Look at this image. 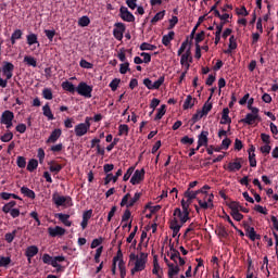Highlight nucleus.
<instances>
[{
	"instance_id": "1",
	"label": "nucleus",
	"mask_w": 278,
	"mask_h": 278,
	"mask_svg": "<svg viewBox=\"0 0 278 278\" xmlns=\"http://www.w3.org/2000/svg\"><path fill=\"white\" fill-rule=\"evenodd\" d=\"M12 76H14V64L3 62L0 68V88H7V81L12 79Z\"/></svg>"
},
{
	"instance_id": "2",
	"label": "nucleus",
	"mask_w": 278,
	"mask_h": 278,
	"mask_svg": "<svg viewBox=\"0 0 278 278\" xmlns=\"http://www.w3.org/2000/svg\"><path fill=\"white\" fill-rule=\"evenodd\" d=\"M141 197H142V193H140V192L132 195V198H130V193H126V195H124L122 198V201L119 202V206H122V207L126 206V208L134 207V205H136V203H138V201H140ZM128 199H130V200H128Z\"/></svg>"
},
{
	"instance_id": "3",
	"label": "nucleus",
	"mask_w": 278,
	"mask_h": 278,
	"mask_svg": "<svg viewBox=\"0 0 278 278\" xmlns=\"http://www.w3.org/2000/svg\"><path fill=\"white\" fill-rule=\"evenodd\" d=\"M90 130V117H86L84 123H79L75 126V136L81 138Z\"/></svg>"
},
{
	"instance_id": "4",
	"label": "nucleus",
	"mask_w": 278,
	"mask_h": 278,
	"mask_svg": "<svg viewBox=\"0 0 278 278\" xmlns=\"http://www.w3.org/2000/svg\"><path fill=\"white\" fill-rule=\"evenodd\" d=\"M52 203H54V205H56V207H61V206H73V199H71L70 197H63V195H59L58 193L52 194Z\"/></svg>"
},
{
	"instance_id": "5",
	"label": "nucleus",
	"mask_w": 278,
	"mask_h": 278,
	"mask_svg": "<svg viewBox=\"0 0 278 278\" xmlns=\"http://www.w3.org/2000/svg\"><path fill=\"white\" fill-rule=\"evenodd\" d=\"M167 256H169V260L174 262V264H178L179 266L185 265V260L180 257V252L174 249V244H169V252H167Z\"/></svg>"
},
{
	"instance_id": "6",
	"label": "nucleus",
	"mask_w": 278,
	"mask_h": 278,
	"mask_svg": "<svg viewBox=\"0 0 278 278\" xmlns=\"http://www.w3.org/2000/svg\"><path fill=\"white\" fill-rule=\"evenodd\" d=\"M75 92H77V94L86 98V99H90L92 98V87L88 86L86 83L81 81L79 83V85L77 86V89H75Z\"/></svg>"
},
{
	"instance_id": "7",
	"label": "nucleus",
	"mask_w": 278,
	"mask_h": 278,
	"mask_svg": "<svg viewBox=\"0 0 278 278\" xmlns=\"http://www.w3.org/2000/svg\"><path fill=\"white\" fill-rule=\"evenodd\" d=\"M12 121H14V112L5 110L0 115V124L4 125L7 129L12 128Z\"/></svg>"
},
{
	"instance_id": "8",
	"label": "nucleus",
	"mask_w": 278,
	"mask_h": 278,
	"mask_svg": "<svg viewBox=\"0 0 278 278\" xmlns=\"http://www.w3.org/2000/svg\"><path fill=\"white\" fill-rule=\"evenodd\" d=\"M142 84H143L144 87H147V89H149V90H157V89H160V87L162 86V84H164V76H160V78H157V80H155V81H151V79L144 78V80L142 81Z\"/></svg>"
},
{
	"instance_id": "9",
	"label": "nucleus",
	"mask_w": 278,
	"mask_h": 278,
	"mask_svg": "<svg viewBox=\"0 0 278 278\" xmlns=\"http://www.w3.org/2000/svg\"><path fill=\"white\" fill-rule=\"evenodd\" d=\"M119 18L126 23H134L136 22V16L128 11L126 7L119 8Z\"/></svg>"
},
{
	"instance_id": "10",
	"label": "nucleus",
	"mask_w": 278,
	"mask_h": 278,
	"mask_svg": "<svg viewBox=\"0 0 278 278\" xmlns=\"http://www.w3.org/2000/svg\"><path fill=\"white\" fill-rule=\"evenodd\" d=\"M128 179H130V185L132 186L140 185L144 180V168L136 170Z\"/></svg>"
},
{
	"instance_id": "11",
	"label": "nucleus",
	"mask_w": 278,
	"mask_h": 278,
	"mask_svg": "<svg viewBox=\"0 0 278 278\" xmlns=\"http://www.w3.org/2000/svg\"><path fill=\"white\" fill-rule=\"evenodd\" d=\"M126 30V26L124 23H115V28L113 29V37L117 41H122V37L124 35V31Z\"/></svg>"
},
{
	"instance_id": "12",
	"label": "nucleus",
	"mask_w": 278,
	"mask_h": 278,
	"mask_svg": "<svg viewBox=\"0 0 278 278\" xmlns=\"http://www.w3.org/2000/svg\"><path fill=\"white\" fill-rule=\"evenodd\" d=\"M174 216H178L180 219L179 226H182L189 220V210L180 211V208H175L174 210Z\"/></svg>"
},
{
	"instance_id": "13",
	"label": "nucleus",
	"mask_w": 278,
	"mask_h": 278,
	"mask_svg": "<svg viewBox=\"0 0 278 278\" xmlns=\"http://www.w3.org/2000/svg\"><path fill=\"white\" fill-rule=\"evenodd\" d=\"M48 235L51 238H61L65 235V229L61 226L50 227L48 228Z\"/></svg>"
},
{
	"instance_id": "14",
	"label": "nucleus",
	"mask_w": 278,
	"mask_h": 278,
	"mask_svg": "<svg viewBox=\"0 0 278 278\" xmlns=\"http://www.w3.org/2000/svg\"><path fill=\"white\" fill-rule=\"evenodd\" d=\"M125 3H126V7H128L127 10H128V9H130V10H137V11H136V14H138V15H144V8L139 7V5L137 4V3H138V0H126Z\"/></svg>"
},
{
	"instance_id": "15",
	"label": "nucleus",
	"mask_w": 278,
	"mask_h": 278,
	"mask_svg": "<svg viewBox=\"0 0 278 278\" xmlns=\"http://www.w3.org/2000/svg\"><path fill=\"white\" fill-rule=\"evenodd\" d=\"M242 162H243V159L237 157V159H235V162L228 163V166H226L224 168L228 169V172H230V173L239 172L241 169Z\"/></svg>"
},
{
	"instance_id": "16",
	"label": "nucleus",
	"mask_w": 278,
	"mask_h": 278,
	"mask_svg": "<svg viewBox=\"0 0 278 278\" xmlns=\"http://www.w3.org/2000/svg\"><path fill=\"white\" fill-rule=\"evenodd\" d=\"M244 229H245V237H248L250 241H256L262 239V237L257 232H255V228L250 226H244Z\"/></svg>"
},
{
	"instance_id": "17",
	"label": "nucleus",
	"mask_w": 278,
	"mask_h": 278,
	"mask_svg": "<svg viewBox=\"0 0 278 278\" xmlns=\"http://www.w3.org/2000/svg\"><path fill=\"white\" fill-rule=\"evenodd\" d=\"M199 194H205V197L207 195V192L203 191V190H195V191H192V190H189L187 189L184 193V197L189 199V200H197L199 201L200 199L197 198L199 197Z\"/></svg>"
},
{
	"instance_id": "18",
	"label": "nucleus",
	"mask_w": 278,
	"mask_h": 278,
	"mask_svg": "<svg viewBox=\"0 0 278 278\" xmlns=\"http://www.w3.org/2000/svg\"><path fill=\"white\" fill-rule=\"evenodd\" d=\"M147 268V261H136L135 266H132V269H130V275H136L138 273H141Z\"/></svg>"
},
{
	"instance_id": "19",
	"label": "nucleus",
	"mask_w": 278,
	"mask_h": 278,
	"mask_svg": "<svg viewBox=\"0 0 278 278\" xmlns=\"http://www.w3.org/2000/svg\"><path fill=\"white\" fill-rule=\"evenodd\" d=\"M255 147L250 146V149L248 150V162L250 163V167L255 168L257 167V160H255Z\"/></svg>"
},
{
	"instance_id": "20",
	"label": "nucleus",
	"mask_w": 278,
	"mask_h": 278,
	"mask_svg": "<svg viewBox=\"0 0 278 278\" xmlns=\"http://www.w3.org/2000/svg\"><path fill=\"white\" fill-rule=\"evenodd\" d=\"M54 217L56 219H59V222H61V224H63V226L65 227H72L73 226V222H70V215L67 214H63V213H56L54 215Z\"/></svg>"
},
{
	"instance_id": "21",
	"label": "nucleus",
	"mask_w": 278,
	"mask_h": 278,
	"mask_svg": "<svg viewBox=\"0 0 278 278\" xmlns=\"http://www.w3.org/2000/svg\"><path fill=\"white\" fill-rule=\"evenodd\" d=\"M38 254V248L36 245H29L25 249V257L27 262L31 263V258Z\"/></svg>"
},
{
	"instance_id": "22",
	"label": "nucleus",
	"mask_w": 278,
	"mask_h": 278,
	"mask_svg": "<svg viewBox=\"0 0 278 278\" xmlns=\"http://www.w3.org/2000/svg\"><path fill=\"white\" fill-rule=\"evenodd\" d=\"M59 138H61V129L56 128L54 130H52V132L50 134V137H48V140H46L47 144H54Z\"/></svg>"
},
{
	"instance_id": "23",
	"label": "nucleus",
	"mask_w": 278,
	"mask_h": 278,
	"mask_svg": "<svg viewBox=\"0 0 278 278\" xmlns=\"http://www.w3.org/2000/svg\"><path fill=\"white\" fill-rule=\"evenodd\" d=\"M180 228H182V225L178 224V219L176 218L172 219V222L169 223V229H172L173 231L172 238H176V236H178Z\"/></svg>"
},
{
	"instance_id": "24",
	"label": "nucleus",
	"mask_w": 278,
	"mask_h": 278,
	"mask_svg": "<svg viewBox=\"0 0 278 278\" xmlns=\"http://www.w3.org/2000/svg\"><path fill=\"white\" fill-rule=\"evenodd\" d=\"M191 52L189 49H187V51L184 54H180L178 56H180V65L185 66V70H189V63H187L188 61L191 62Z\"/></svg>"
},
{
	"instance_id": "25",
	"label": "nucleus",
	"mask_w": 278,
	"mask_h": 278,
	"mask_svg": "<svg viewBox=\"0 0 278 278\" xmlns=\"http://www.w3.org/2000/svg\"><path fill=\"white\" fill-rule=\"evenodd\" d=\"M92 217V210L85 211L81 219V230H86L88 227V220Z\"/></svg>"
},
{
	"instance_id": "26",
	"label": "nucleus",
	"mask_w": 278,
	"mask_h": 278,
	"mask_svg": "<svg viewBox=\"0 0 278 278\" xmlns=\"http://www.w3.org/2000/svg\"><path fill=\"white\" fill-rule=\"evenodd\" d=\"M230 110L228 108L224 109V114L220 115V125H230L232 119L229 116Z\"/></svg>"
},
{
	"instance_id": "27",
	"label": "nucleus",
	"mask_w": 278,
	"mask_h": 278,
	"mask_svg": "<svg viewBox=\"0 0 278 278\" xmlns=\"http://www.w3.org/2000/svg\"><path fill=\"white\" fill-rule=\"evenodd\" d=\"M194 103H197V99L191 96H187L185 102L182 103V110L187 111L191 108H194Z\"/></svg>"
},
{
	"instance_id": "28",
	"label": "nucleus",
	"mask_w": 278,
	"mask_h": 278,
	"mask_svg": "<svg viewBox=\"0 0 278 278\" xmlns=\"http://www.w3.org/2000/svg\"><path fill=\"white\" fill-rule=\"evenodd\" d=\"M128 260L130 262H139V261L147 262V254L144 252H140V255L130 253L128 255Z\"/></svg>"
},
{
	"instance_id": "29",
	"label": "nucleus",
	"mask_w": 278,
	"mask_h": 278,
	"mask_svg": "<svg viewBox=\"0 0 278 278\" xmlns=\"http://www.w3.org/2000/svg\"><path fill=\"white\" fill-rule=\"evenodd\" d=\"M23 38V30L16 29L14 33H11V38H9V41H11V45H16V40H21Z\"/></svg>"
},
{
	"instance_id": "30",
	"label": "nucleus",
	"mask_w": 278,
	"mask_h": 278,
	"mask_svg": "<svg viewBox=\"0 0 278 278\" xmlns=\"http://www.w3.org/2000/svg\"><path fill=\"white\" fill-rule=\"evenodd\" d=\"M116 269H119V278L126 277V266L122 257H119V260L116 263Z\"/></svg>"
},
{
	"instance_id": "31",
	"label": "nucleus",
	"mask_w": 278,
	"mask_h": 278,
	"mask_svg": "<svg viewBox=\"0 0 278 278\" xmlns=\"http://www.w3.org/2000/svg\"><path fill=\"white\" fill-rule=\"evenodd\" d=\"M167 267L169 268L167 271L168 278H174L180 273V267H178V265L169 264Z\"/></svg>"
},
{
	"instance_id": "32",
	"label": "nucleus",
	"mask_w": 278,
	"mask_h": 278,
	"mask_svg": "<svg viewBox=\"0 0 278 278\" xmlns=\"http://www.w3.org/2000/svg\"><path fill=\"white\" fill-rule=\"evenodd\" d=\"M61 88H63V90L72 93V94H75V90H77V87H75V85L70 81H63L61 84Z\"/></svg>"
},
{
	"instance_id": "33",
	"label": "nucleus",
	"mask_w": 278,
	"mask_h": 278,
	"mask_svg": "<svg viewBox=\"0 0 278 278\" xmlns=\"http://www.w3.org/2000/svg\"><path fill=\"white\" fill-rule=\"evenodd\" d=\"M258 115H253L248 113V115H245V118L241 119V123L251 126L252 124H255V121H257Z\"/></svg>"
},
{
	"instance_id": "34",
	"label": "nucleus",
	"mask_w": 278,
	"mask_h": 278,
	"mask_svg": "<svg viewBox=\"0 0 278 278\" xmlns=\"http://www.w3.org/2000/svg\"><path fill=\"white\" fill-rule=\"evenodd\" d=\"M21 194L25 195V198L29 200L36 199V193L27 187H21Z\"/></svg>"
},
{
	"instance_id": "35",
	"label": "nucleus",
	"mask_w": 278,
	"mask_h": 278,
	"mask_svg": "<svg viewBox=\"0 0 278 278\" xmlns=\"http://www.w3.org/2000/svg\"><path fill=\"white\" fill-rule=\"evenodd\" d=\"M65 262V256L63 255H59V256H54V261L50 262V263H43L46 265H50L54 268H59L61 267V265L59 263Z\"/></svg>"
},
{
	"instance_id": "36",
	"label": "nucleus",
	"mask_w": 278,
	"mask_h": 278,
	"mask_svg": "<svg viewBox=\"0 0 278 278\" xmlns=\"http://www.w3.org/2000/svg\"><path fill=\"white\" fill-rule=\"evenodd\" d=\"M26 40H27V46H29V47L38 45V36L34 33H29L26 36Z\"/></svg>"
},
{
	"instance_id": "37",
	"label": "nucleus",
	"mask_w": 278,
	"mask_h": 278,
	"mask_svg": "<svg viewBox=\"0 0 278 278\" xmlns=\"http://www.w3.org/2000/svg\"><path fill=\"white\" fill-rule=\"evenodd\" d=\"M167 105L166 104H163V105H160V109H157V113H155V117L153 118V121H160L162 119V117L164 116V114L167 113Z\"/></svg>"
},
{
	"instance_id": "38",
	"label": "nucleus",
	"mask_w": 278,
	"mask_h": 278,
	"mask_svg": "<svg viewBox=\"0 0 278 278\" xmlns=\"http://www.w3.org/2000/svg\"><path fill=\"white\" fill-rule=\"evenodd\" d=\"M210 134L207 131H201V135H199V148L201 147H207V136Z\"/></svg>"
},
{
	"instance_id": "39",
	"label": "nucleus",
	"mask_w": 278,
	"mask_h": 278,
	"mask_svg": "<svg viewBox=\"0 0 278 278\" xmlns=\"http://www.w3.org/2000/svg\"><path fill=\"white\" fill-rule=\"evenodd\" d=\"M136 233H138V226L132 227V231H130L128 238H126V243H132V245H136L137 241L134 240V238H136Z\"/></svg>"
},
{
	"instance_id": "40",
	"label": "nucleus",
	"mask_w": 278,
	"mask_h": 278,
	"mask_svg": "<svg viewBox=\"0 0 278 278\" xmlns=\"http://www.w3.org/2000/svg\"><path fill=\"white\" fill-rule=\"evenodd\" d=\"M38 163L42 164V162H39L37 160H29V162L25 165V167H27V172L33 173L34 170H36V168L38 167Z\"/></svg>"
},
{
	"instance_id": "41",
	"label": "nucleus",
	"mask_w": 278,
	"mask_h": 278,
	"mask_svg": "<svg viewBox=\"0 0 278 278\" xmlns=\"http://www.w3.org/2000/svg\"><path fill=\"white\" fill-rule=\"evenodd\" d=\"M16 233H18V229L4 233V241H7V243L14 242V238H16Z\"/></svg>"
},
{
	"instance_id": "42",
	"label": "nucleus",
	"mask_w": 278,
	"mask_h": 278,
	"mask_svg": "<svg viewBox=\"0 0 278 278\" xmlns=\"http://www.w3.org/2000/svg\"><path fill=\"white\" fill-rule=\"evenodd\" d=\"M174 31H169L167 35L163 36V46L169 47V43L174 40Z\"/></svg>"
},
{
	"instance_id": "43",
	"label": "nucleus",
	"mask_w": 278,
	"mask_h": 278,
	"mask_svg": "<svg viewBox=\"0 0 278 278\" xmlns=\"http://www.w3.org/2000/svg\"><path fill=\"white\" fill-rule=\"evenodd\" d=\"M43 116L48 117V121H54V115L52 110H50V104L43 105Z\"/></svg>"
},
{
	"instance_id": "44",
	"label": "nucleus",
	"mask_w": 278,
	"mask_h": 278,
	"mask_svg": "<svg viewBox=\"0 0 278 278\" xmlns=\"http://www.w3.org/2000/svg\"><path fill=\"white\" fill-rule=\"evenodd\" d=\"M16 206V201H9V203L2 206V213L7 214L9 211H13Z\"/></svg>"
},
{
	"instance_id": "45",
	"label": "nucleus",
	"mask_w": 278,
	"mask_h": 278,
	"mask_svg": "<svg viewBox=\"0 0 278 278\" xmlns=\"http://www.w3.org/2000/svg\"><path fill=\"white\" fill-rule=\"evenodd\" d=\"M198 202H199V205H197V206H199V207H201L203 210H212V208H214V204L212 202H205V201H203L201 199H199Z\"/></svg>"
},
{
	"instance_id": "46",
	"label": "nucleus",
	"mask_w": 278,
	"mask_h": 278,
	"mask_svg": "<svg viewBox=\"0 0 278 278\" xmlns=\"http://www.w3.org/2000/svg\"><path fill=\"white\" fill-rule=\"evenodd\" d=\"M136 167L130 166L128 167V169H126V174H124V177L122 178L123 181H128V179L134 176V174L136 173Z\"/></svg>"
},
{
	"instance_id": "47",
	"label": "nucleus",
	"mask_w": 278,
	"mask_h": 278,
	"mask_svg": "<svg viewBox=\"0 0 278 278\" xmlns=\"http://www.w3.org/2000/svg\"><path fill=\"white\" fill-rule=\"evenodd\" d=\"M63 169V165L51 162L50 163V173L59 174Z\"/></svg>"
},
{
	"instance_id": "48",
	"label": "nucleus",
	"mask_w": 278,
	"mask_h": 278,
	"mask_svg": "<svg viewBox=\"0 0 278 278\" xmlns=\"http://www.w3.org/2000/svg\"><path fill=\"white\" fill-rule=\"evenodd\" d=\"M228 208H230V213H236L238 210L243 208V206L239 202L232 201L228 203Z\"/></svg>"
},
{
	"instance_id": "49",
	"label": "nucleus",
	"mask_w": 278,
	"mask_h": 278,
	"mask_svg": "<svg viewBox=\"0 0 278 278\" xmlns=\"http://www.w3.org/2000/svg\"><path fill=\"white\" fill-rule=\"evenodd\" d=\"M159 271H160V265L157 264V258L153 257V269L151 270V273L155 275V277L162 278Z\"/></svg>"
},
{
	"instance_id": "50",
	"label": "nucleus",
	"mask_w": 278,
	"mask_h": 278,
	"mask_svg": "<svg viewBox=\"0 0 278 278\" xmlns=\"http://www.w3.org/2000/svg\"><path fill=\"white\" fill-rule=\"evenodd\" d=\"M119 258H122V251H117V256H114L113 257V265H112V268H111V273L113 274V275H115V273H116V264H117V262L119 261Z\"/></svg>"
},
{
	"instance_id": "51",
	"label": "nucleus",
	"mask_w": 278,
	"mask_h": 278,
	"mask_svg": "<svg viewBox=\"0 0 278 278\" xmlns=\"http://www.w3.org/2000/svg\"><path fill=\"white\" fill-rule=\"evenodd\" d=\"M23 62L27 64V66L36 68V59H34L33 56L25 55Z\"/></svg>"
},
{
	"instance_id": "52",
	"label": "nucleus",
	"mask_w": 278,
	"mask_h": 278,
	"mask_svg": "<svg viewBox=\"0 0 278 278\" xmlns=\"http://www.w3.org/2000/svg\"><path fill=\"white\" fill-rule=\"evenodd\" d=\"M14 139V134L12 131H7L4 135L0 136V141L2 142H10Z\"/></svg>"
},
{
	"instance_id": "53",
	"label": "nucleus",
	"mask_w": 278,
	"mask_h": 278,
	"mask_svg": "<svg viewBox=\"0 0 278 278\" xmlns=\"http://www.w3.org/2000/svg\"><path fill=\"white\" fill-rule=\"evenodd\" d=\"M165 13H166V11H164V10L155 13V15L151 18V24H155V23L162 21V18H164Z\"/></svg>"
},
{
	"instance_id": "54",
	"label": "nucleus",
	"mask_w": 278,
	"mask_h": 278,
	"mask_svg": "<svg viewBox=\"0 0 278 278\" xmlns=\"http://www.w3.org/2000/svg\"><path fill=\"white\" fill-rule=\"evenodd\" d=\"M203 116H207V114H203V113L197 112V114H193V116H191V119H189V122L191 123V125H194L201 118H203Z\"/></svg>"
},
{
	"instance_id": "55",
	"label": "nucleus",
	"mask_w": 278,
	"mask_h": 278,
	"mask_svg": "<svg viewBox=\"0 0 278 278\" xmlns=\"http://www.w3.org/2000/svg\"><path fill=\"white\" fill-rule=\"evenodd\" d=\"M118 176H113V174H106V177L104 178V186H109L113 181V184L117 182Z\"/></svg>"
},
{
	"instance_id": "56",
	"label": "nucleus",
	"mask_w": 278,
	"mask_h": 278,
	"mask_svg": "<svg viewBox=\"0 0 278 278\" xmlns=\"http://www.w3.org/2000/svg\"><path fill=\"white\" fill-rule=\"evenodd\" d=\"M155 49H157V47L147 42H142V45H140V51H155Z\"/></svg>"
},
{
	"instance_id": "57",
	"label": "nucleus",
	"mask_w": 278,
	"mask_h": 278,
	"mask_svg": "<svg viewBox=\"0 0 278 278\" xmlns=\"http://www.w3.org/2000/svg\"><path fill=\"white\" fill-rule=\"evenodd\" d=\"M117 136H128V125L121 124L118 127Z\"/></svg>"
},
{
	"instance_id": "58",
	"label": "nucleus",
	"mask_w": 278,
	"mask_h": 278,
	"mask_svg": "<svg viewBox=\"0 0 278 278\" xmlns=\"http://www.w3.org/2000/svg\"><path fill=\"white\" fill-rule=\"evenodd\" d=\"M79 27H88L90 25V18L88 16H81L78 21Z\"/></svg>"
},
{
	"instance_id": "59",
	"label": "nucleus",
	"mask_w": 278,
	"mask_h": 278,
	"mask_svg": "<svg viewBox=\"0 0 278 278\" xmlns=\"http://www.w3.org/2000/svg\"><path fill=\"white\" fill-rule=\"evenodd\" d=\"M9 264H12V258L0 256V268L7 267Z\"/></svg>"
},
{
	"instance_id": "60",
	"label": "nucleus",
	"mask_w": 278,
	"mask_h": 278,
	"mask_svg": "<svg viewBox=\"0 0 278 278\" xmlns=\"http://www.w3.org/2000/svg\"><path fill=\"white\" fill-rule=\"evenodd\" d=\"M210 111H212V103L205 102V104H203V109L200 111H197V113L208 114Z\"/></svg>"
},
{
	"instance_id": "61",
	"label": "nucleus",
	"mask_w": 278,
	"mask_h": 278,
	"mask_svg": "<svg viewBox=\"0 0 278 278\" xmlns=\"http://www.w3.org/2000/svg\"><path fill=\"white\" fill-rule=\"evenodd\" d=\"M28 162L25 161L24 156H18L16 157V165L18 166V168L23 169L25 168V166L27 165Z\"/></svg>"
},
{
	"instance_id": "62",
	"label": "nucleus",
	"mask_w": 278,
	"mask_h": 278,
	"mask_svg": "<svg viewBox=\"0 0 278 278\" xmlns=\"http://www.w3.org/2000/svg\"><path fill=\"white\" fill-rule=\"evenodd\" d=\"M103 243V238L99 237L98 239H92V242L90 243V249H99L97 247L101 245Z\"/></svg>"
},
{
	"instance_id": "63",
	"label": "nucleus",
	"mask_w": 278,
	"mask_h": 278,
	"mask_svg": "<svg viewBox=\"0 0 278 278\" xmlns=\"http://www.w3.org/2000/svg\"><path fill=\"white\" fill-rule=\"evenodd\" d=\"M119 83H121L119 78L113 79V81H111V84H109L111 91L115 92L117 90V87L119 86Z\"/></svg>"
},
{
	"instance_id": "64",
	"label": "nucleus",
	"mask_w": 278,
	"mask_h": 278,
	"mask_svg": "<svg viewBox=\"0 0 278 278\" xmlns=\"http://www.w3.org/2000/svg\"><path fill=\"white\" fill-rule=\"evenodd\" d=\"M79 66H81V68L90 70L92 68V63H89L85 59H81V61H79Z\"/></svg>"
}]
</instances>
